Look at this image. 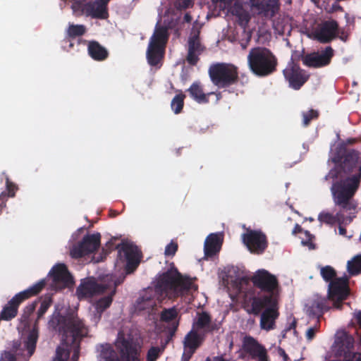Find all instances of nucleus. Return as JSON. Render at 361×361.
Listing matches in <instances>:
<instances>
[{
    "label": "nucleus",
    "instance_id": "nucleus-30",
    "mask_svg": "<svg viewBox=\"0 0 361 361\" xmlns=\"http://www.w3.org/2000/svg\"><path fill=\"white\" fill-rule=\"evenodd\" d=\"M154 290L148 288L145 293L137 300V307L139 310H146L149 312L157 306V300H159L152 296Z\"/></svg>",
    "mask_w": 361,
    "mask_h": 361
},
{
    "label": "nucleus",
    "instance_id": "nucleus-59",
    "mask_svg": "<svg viewBox=\"0 0 361 361\" xmlns=\"http://www.w3.org/2000/svg\"><path fill=\"white\" fill-rule=\"evenodd\" d=\"M205 361H226L222 357H214L212 359L207 357Z\"/></svg>",
    "mask_w": 361,
    "mask_h": 361
},
{
    "label": "nucleus",
    "instance_id": "nucleus-52",
    "mask_svg": "<svg viewBox=\"0 0 361 361\" xmlns=\"http://www.w3.org/2000/svg\"><path fill=\"white\" fill-rule=\"evenodd\" d=\"M179 323L178 322H173L171 325V326L169 328V333L166 338V339L164 341L169 343L170 341L172 339V338L174 336L178 327Z\"/></svg>",
    "mask_w": 361,
    "mask_h": 361
},
{
    "label": "nucleus",
    "instance_id": "nucleus-23",
    "mask_svg": "<svg viewBox=\"0 0 361 361\" xmlns=\"http://www.w3.org/2000/svg\"><path fill=\"white\" fill-rule=\"evenodd\" d=\"M251 8L258 14L265 17H273L279 10L276 0H248Z\"/></svg>",
    "mask_w": 361,
    "mask_h": 361
},
{
    "label": "nucleus",
    "instance_id": "nucleus-39",
    "mask_svg": "<svg viewBox=\"0 0 361 361\" xmlns=\"http://www.w3.org/2000/svg\"><path fill=\"white\" fill-rule=\"evenodd\" d=\"M177 316L178 312L175 307L164 309L160 314V320L164 322H169L176 319Z\"/></svg>",
    "mask_w": 361,
    "mask_h": 361
},
{
    "label": "nucleus",
    "instance_id": "nucleus-48",
    "mask_svg": "<svg viewBox=\"0 0 361 361\" xmlns=\"http://www.w3.org/2000/svg\"><path fill=\"white\" fill-rule=\"evenodd\" d=\"M319 322L317 321L314 326L310 327L306 331V338L308 341H312L315 337L316 333L319 331Z\"/></svg>",
    "mask_w": 361,
    "mask_h": 361
},
{
    "label": "nucleus",
    "instance_id": "nucleus-9",
    "mask_svg": "<svg viewBox=\"0 0 361 361\" xmlns=\"http://www.w3.org/2000/svg\"><path fill=\"white\" fill-rule=\"evenodd\" d=\"M116 345L122 361H137L140 360L141 345L131 335L126 336L122 332H119Z\"/></svg>",
    "mask_w": 361,
    "mask_h": 361
},
{
    "label": "nucleus",
    "instance_id": "nucleus-60",
    "mask_svg": "<svg viewBox=\"0 0 361 361\" xmlns=\"http://www.w3.org/2000/svg\"><path fill=\"white\" fill-rule=\"evenodd\" d=\"M357 324L361 329V311L358 312L356 316Z\"/></svg>",
    "mask_w": 361,
    "mask_h": 361
},
{
    "label": "nucleus",
    "instance_id": "nucleus-1",
    "mask_svg": "<svg viewBox=\"0 0 361 361\" xmlns=\"http://www.w3.org/2000/svg\"><path fill=\"white\" fill-rule=\"evenodd\" d=\"M337 152L333 161L335 166L325 176L324 180L332 179L331 187L333 201L338 210L335 214L322 212L318 220L326 225L350 224L351 214H355L357 203L354 200L361 182V159L360 153L355 150L343 149Z\"/></svg>",
    "mask_w": 361,
    "mask_h": 361
},
{
    "label": "nucleus",
    "instance_id": "nucleus-25",
    "mask_svg": "<svg viewBox=\"0 0 361 361\" xmlns=\"http://www.w3.org/2000/svg\"><path fill=\"white\" fill-rule=\"evenodd\" d=\"M108 0H95L88 2L87 17L106 20L109 18Z\"/></svg>",
    "mask_w": 361,
    "mask_h": 361
},
{
    "label": "nucleus",
    "instance_id": "nucleus-46",
    "mask_svg": "<svg viewBox=\"0 0 361 361\" xmlns=\"http://www.w3.org/2000/svg\"><path fill=\"white\" fill-rule=\"evenodd\" d=\"M37 302V301H35L25 307L24 313L22 315V319L24 322H27L29 319V317L33 313L36 308Z\"/></svg>",
    "mask_w": 361,
    "mask_h": 361
},
{
    "label": "nucleus",
    "instance_id": "nucleus-8",
    "mask_svg": "<svg viewBox=\"0 0 361 361\" xmlns=\"http://www.w3.org/2000/svg\"><path fill=\"white\" fill-rule=\"evenodd\" d=\"M46 286V280L41 279L26 290L15 295L3 308L0 320H11L18 314L19 305L25 300L38 295Z\"/></svg>",
    "mask_w": 361,
    "mask_h": 361
},
{
    "label": "nucleus",
    "instance_id": "nucleus-50",
    "mask_svg": "<svg viewBox=\"0 0 361 361\" xmlns=\"http://www.w3.org/2000/svg\"><path fill=\"white\" fill-rule=\"evenodd\" d=\"M304 233L305 235L306 239L302 240V243L304 245L308 246L310 249H314L315 245L312 243V238H314V236L308 231H305Z\"/></svg>",
    "mask_w": 361,
    "mask_h": 361
},
{
    "label": "nucleus",
    "instance_id": "nucleus-2",
    "mask_svg": "<svg viewBox=\"0 0 361 361\" xmlns=\"http://www.w3.org/2000/svg\"><path fill=\"white\" fill-rule=\"evenodd\" d=\"M49 327L62 335V346H58L53 361H78L80 341L86 337L88 329L77 315L63 316L55 311L49 321Z\"/></svg>",
    "mask_w": 361,
    "mask_h": 361
},
{
    "label": "nucleus",
    "instance_id": "nucleus-20",
    "mask_svg": "<svg viewBox=\"0 0 361 361\" xmlns=\"http://www.w3.org/2000/svg\"><path fill=\"white\" fill-rule=\"evenodd\" d=\"M53 280L52 286L56 290H62L73 283V279L64 264H57L49 271Z\"/></svg>",
    "mask_w": 361,
    "mask_h": 361
},
{
    "label": "nucleus",
    "instance_id": "nucleus-55",
    "mask_svg": "<svg viewBox=\"0 0 361 361\" xmlns=\"http://www.w3.org/2000/svg\"><path fill=\"white\" fill-rule=\"evenodd\" d=\"M195 353L184 350L181 357V361H189Z\"/></svg>",
    "mask_w": 361,
    "mask_h": 361
},
{
    "label": "nucleus",
    "instance_id": "nucleus-62",
    "mask_svg": "<svg viewBox=\"0 0 361 361\" xmlns=\"http://www.w3.org/2000/svg\"><path fill=\"white\" fill-rule=\"evenodd\" d=\"M167 345H168L167 342L161 341V345L158 346L159 349L162 348L161 354L164 353Z\"/></svg>",
    "mask_w": 361,
    "mask_h": 361
},
{
    "label": "nucleus",
    "instance_id": "nucleus-19",
    "mask_svg": "<svg viewBox=\"0 0 361 361\" xmlns=\"http://www.w3.org/2000/svg\"><path fill=\"white\" fill-rule=\"evenodd\" d=\"M200 28L192 27L188 38V49L186 60L191 66H195L199 61V56L204 51V47L200 38Z\"/></svg>",
    "mask_w": 361,
    "mask_h": 361
},
{
    "label": "nucleus",
    "instance_id": "nucleus-35",
    "mask_svg": "<svg viewBox=\"0 0 361 361\" xmlns=\"http://www.w3.org/2000/svg\"><path fill=\"white\" fill-rule=\"evenodd\" d=\"M347 269L350 276H357L361 274V255H357L348 261Z\"/></svg>",
    "mask_w": 361,
    "mask_h": 361
},
{
    "label": "nucleus",
    "instance_id": "nucleus-57",
    "mask_svg": "<svg viewBox=\"0 0 361 361\" xmlns=\"http://www.w3.org/2000/svg\"><path fill=\"white\" fill-rule=\"evenodd\" d=\"M302 232H303L302 227L298 224H296L294 226L292 233L293 235H296V234L302 233Z\"/></svg>",
    "mask_w": 361,
    "mask_h": 361
},
{
    "label": "nucleus",
    "instance_id": "nucleus-36",
    "mask_svg": "<svg viewBox=\"0 0 361 361\" xmlns=\"http://www.w3.org/2000/svg\"><path fill=\"white\" fill-rule=\"evenodd\" d=\"M115 294V290H112L111 293L107 295L100 298L95 305V308L97 312L99 313H102L106 309H107L113 301V296Z\"/></svg>",
    "mask_w": 361,
    "mask_h": 361
},
{
    "label": "nucleus",
    "instance_id": "nucleus-49",
    "mask_svg": "<svg viewBox=\"0 0 361 361\" xmlns=\"http://www.w3.org/2000/svg\"><path fill=\"white\" fill-rule=\"evenodd\" d=\"M178 244L171 242L166 246L164 254L166 256H173L178 250Z\"/></svg>",
    "mask_w": 361,
    "mask_h": 361
},
{
    "label": "nucleus",
    "instance_id": "nucleus-47",
    "mask_svg": "<svg viewBox=\"0 0 361 361\" xmlns=\"http://www.w3.org/2000/svg\"><path fill=\"white\" fill-rule=\"evenodd\" d=\"M236 18L238 25L243 27H245L250 20V14L246 11Z\"/></svg>",
    "mask_w": 361,
    "mask_h": 361
},
{
    "label": "nucleus",
    "instance_id": "nucleus-16",
    "mask_svg": "<svg viewBox=\"0 0 361 361\" xmlns=\"http://www.w3.org/2000/svg\"><path fill=\"white\" fill-rule=\"evenodd\" d=\"M334 56V50L330 46L320 51H314L305 56L301 55L302 63L310 68H322L329 65Z\"/></svg>",
    "mask_w": 361,
    "mask_h": 361
},
{
    "label": "nucleus",
    "instance_id": "nucleus-17",
    "mask_svg": "<svg viewBox=\"0 0 361 361\" xmlns=\"http://www.w3.org/2000/svg\"><path fill=\"white\" fill-rule=\"evenodd\" d=\"M289 86L294 90H300L309 79V75L293 60L288 63L283 71Z\"/></svg>",
    "mask_w": 361,
    "mask_h": 361
},
{
    "label": "nucleus",
    "instance_id": "nucleus-3",
    "mask_svg": "<svg viewBox=\"0 0 361 361\" xmlns=\"http://www.w3.org/2000/svg\"><path fill=\"white\" fill-rule=\"evenodd\" d=\"M53 303L52 297L45 295L40 298V306L37 312V319L32 329L22 337L18 346H13L15 354L11 351H4L1 355L0 361H28L34 354L39 337L37 322L44 317L45 313Z\"/></svg>",
    "mask_w": 361,
    "mask_h": 361
},
{
    "label": "nucleus",
    "instance_id": "nucleus-32",
    "mask_svg": "<svg viewBox=\"0 0 361 361\" xmlns=\"http://www.w3.org/2000/svg\"><path fill=\"white\" fill-rule=\"evenodd\" d=\"M168 38L169 34L167 29L161 26L155 29L150 38L149 44L159 47H164L165 49Z\"/></svg>",
    "mask_w": 361,
    "mask_h": 361
},
{
    "label": "nucleus",
    "instance_id": "nucleus-33",
    "mask_svg": "<svg viewBox=\"0 0 361 361\" xmlns=\"http://www.w3.org/2000/svg\"><path fill=\"white\" fill-rule=\"evenodd\" d=\"M329 310L326 298L314 300L310 307L311 312L317 317H322L324 312Z\"/></svg>",
    "mask_w": 361,
    "mask_h": 361
},
{
    "label": "nucleus",
    "instance_id": "nucleus-14",
    "mask_svg": "<svg viewBox=\"0 0 361 361\" xmlns=\"http://www.w3.org/2000/svg\"><path fill=\"white\" fill-rule=\"evenodd\" d=\"M100 240L101 235L99 233L85 235L82 240L71 250V257L78 259L94 253L99 247Z\"/></svg>",
    "mask_w": 361,
    "mask_h": 361
},
{
    "label": "nucleus",
    "instance_id": "nucleus-13",
    "mask_svg": "<svg viewBox=\"0 0 361 361\" xmlns=\"http://www.w3.org/2000/svg\"><path fill=\"white\" fill-rule=\"evenodd\" d=\"M243 243L253 254L262 255L268 247L267 235L261 230L248 229L242 235Z\"/></svg>",
    "mask_w": 361,
    "mask_h": 361
},
{
    "label": "nucleus",
    "instance_id": "nucleus-5",
    "mask_svg": "<svg viewBox=\"0 0 361 361\" xmlns=\"http://www.w3.org/2000/svg\"><path fill=\"white\" fill-rule=\"evenodd\" d=\"M247 63L251 71L260 77L272 74L276 70L277 59L267 48H252L247 56Z\"/></svg>",
    "mask_w": 361,
    "mask_h": 361
},
{
    "label": "nucleus",
    "instance_id": "nucleus-7",
    "mask_svg": "<svg viewBox=\"0 0 361 361\" xmlns=\"http://www.w3.org/2000/svg\"><path fill=\"white\" fill-rule=\"evenodd\" d=\"M208 74L212 84L219 89L235 85L239 81L238 68L229 63H214L208 69Z\"/></svg>",
    "mask_w": 361,
    "mask_h": 361
},
{
    "label": "nucleus",
    "instance_id": "nucleus-38",
    "mask_svg": "<svg viewBox=\"0 0 361 361\" xmlns=\"http://www.w3.org/2000/svg\"><path fill=\"white\" fill-rule=\"evenodd\" d=\"M86 27L83 25H70L67 30V36L69 38H75L85 35Z\"/></svg>",
    "mask_w": 361,
    "mask_h": 361
},
{
    "label": "nucleus",
    "instance_id": "nucleus-11",
    "mask_svg": "<svg viewBox=\"0 0 361 361\" xmlns=\"http://www.w3.org/2000/svg\"><path fill=\"white\" fill-rule=\"evenodd\" d=\"M116 248L119 259L126 262V274L133 273L140 262L141 255L137 246L129 243H122Z\"/></svg>",
    "mask_w": 361,
    "mask_h": 361
},
{
    "label": "nucleus",
    "instance_id": "nucleus-15",
    "mask_svg": "<svg viewBox=\"0 0 361 361\" xmlns=\"http://www.w3.org/2000/svg\"><path fill=\"white\" fill-rule=\"evenodd\" d=\"M251 281L256 288L266 293L265 295H271L276 298L275 292L279 288V281L274 275L265 269H260L256 271Z\"/></svg>",
    "mask_w": 361,
    "mask_h": 361
},
{
    "label": "nucleus",
    "instance_id": "nucleus-28",
    "mask_svg": "<svg viewBox=\"0 0 361 361\" xmlns=\"http://www.w3.org/2000/svg\"><path fill=\"white\" fill-rule=\"evenodd\" d=\"M221 246V240L220 236L217 233L209 234L204 242V255L211 257L216 255L219 252Z\"/></svg>",
    "mask_w": 361,
    "mask_h": 361
},
{
    "label": "nucleus",
    "instance_id": "nucleus-44",
    "mask_svg": "<svg viewBox=\"0 0 361 361\" xmlns=\"http://www.w3.org/2000/svg\"><path fill=\"white\" fill-rule=\"evenodd\" d=\"M162 348L159 349V347H151L147 353V361H157L161 355Z\"/></svg>",
    "mask_w": 361,
    "mask_h": 361
},
{
    "label": "nucleus",
    "instance_id": "nucleus-4",
    "mask_svg": "<svg viewBox=\"0 0 361 361\" xmlns=\"http://www.w3.org/2000/svg\"><path fill=\"white\" fill-rule=\"evenodd\" d=\"M189 278L183 277L178 269L172 267L158 276L154 285V293L158 300L178 298L192 288Z\"/></svg>",
    "mask_w": 361,
    "mask_h": 361
},
{
    "label": "nucleus",
    "instance_id": "nucleus-37",
    "mask_svg": "<svg viewBox=\"0 0 361 361\" xmlns=\"http://www.w3.org/2000/svg\"><path fill=\"white\" fill-rule=\"evenodd\" d=\"M98 350L100 351V357L105 361H108L117 355L113 348L108 343L101 344Z\"/></svg>",
    "mask_w": 361,
    "mask_h": 361
},
{
    "label": "nucleus",
    "instance_id": "nucleus-22",
    "mask_svg": "<svg viewBox=\"0 0 361 361\" xmlns=\"http://www.w3.org/2000/svg\"><path fill=\"white\" fill-rule=\"evenodd\" d=\"M338 24L335 20H326L315 30V37L321 43H329L337 37Z\"/></svg>",
    "mask_w": 361,
    "mask_h": 361
},
{
    "label": "nucleus",
    "instance_id": "nucleus-54",
    "mask_svg": "<svg viewBox=\"0 0 361 361\" xmlns=\"http://www.w3.org/2000/svg\"><path fill=\"white\" fill-rule=\"evenodd\" d=\"M6 201H7L6 193L5 192H3L0 195V213L1 212L3 208H4L6 207Z\"/></svg>",
    "mask_w": 361,
    "mask_h": 361
},
{
    "label": "nucleus",
    "instance_id": "nucleus-24",
    "mask_svg": "<svg viewBox=\"0 0 361 361\" xmlns=\"http://www.w3.org/2000/svg\"><path fill=\"white\" fill-rule=\"evenodd\" d=\"M219 325L212 321V317L207 312H202L198 314L196 322L193 323L192 329L197 331H202V334L213 333L219 329Z\"/></svg>",
    "mask_w": 361,
    "mask_h": 361
},
{
    "label": "nucleus",
    "instance_id": "nucleus-6",
    "mask_svg": "<svg viewBox=\"0 0 361 361\" xmlns=\"http://www.w3.org/2000/svg\"><path fill=\"white\" fill-rule=\"evenodd\" d=\"M263 309L265 310L261 314V329L267 331L274 329L275 321L279 315L276 298L271 295L254 297L252 301L250 312L258 315Z\"/></svg>",
    "mask_w": 361,
    "mask_h": 361
},
{
    "label": "nucleus",
    "instance_id": "nucleus-12",
    "mask_svg": "<svg viewBox=\"0 0 361 361\" xmlns=\"http://www.w3.org/2000/svg\"><path fill=\"white\" fill-rule=\"evenodd\" d=\"M242 358L247 357L257 361H269L266 348L251 336H245L242 342Z\"/></svg>",
    "mask_w": 361,
    "mask_h": 361
},
{
    "label": "nucleus",
    "instance_id": "nucleus-45",
    "mask_svg": "<svg viewBox=\"0 0 361 361\" xmlns=\"http://www.w3.org/2000/svg\"><path fill=\"white\" fill-rule=\"evenodd\" d=\"M192 0H176L175 7L177 10L182 11L193 6Z\"/></svg>",
    "mask_w": 361,
    "mask_h": 361
},
{
    "label": "nucleus",
    "instance_id": "nucleus-29",
    "mask_svg": "<svg viewBox=\"0 0 361 361\" xmlns=\"http://www.w3.org/2000/svg\"><path fill=\"white\" fill-rule=\"evenodd\" d=\"M165 54L164 47H159L149 44L147 50V59L151 66L160 68Z\"/></svg>",
    "mask_w": 361,
    "mask_h": 361
},
{
    "label": "nucleus",
    "instance_id": "nucleus-34",
    "mask_svg": "<svg viewBox=\"0 0 361 361\" xmlns=\"http://www.w3.org/2000/svg\"><path fill=\"white\" fill-rule=\"evenodd\" d=\"M171 100V108L175 114H178L182 112L184 106V100L185 99V94L180 90Z\"/></svg>",
    "mask_w": 361,
    "mask_h": 361
},
{
    "label": "nucleus",
    "instance_id": "nucleus-43",
    "mask_svg": "<svg viewBox=\"0 0 361 361\" xmlns=\"http://www.w3.org/2000/svg\"><path fill=\"white\" fill-rule=\"evenodd\" d=\"M2 176L5 177L6 187L8 191L7 197H13L16 195V192L18 190V186L16 184L10 180L6 172L2 173Z\"/></svg>",
    "mask_w": 361,
    "mask_h": 361
},
{
    "label": "nucleus",
    "instance_id": "nucleus-31",
    "mask_svg": "<svg viewBox=\"0 0 361 361\" xmlns=\"http://www.w3.org/2000/svg\"><path fill=\"white\" fill-rule=\"evenodd\" d=\"M88 54L95 61H102L109 56L107 49L97 41H91L87 47Z\"/></svg>",
    "mask_w": 361,
    "mask_h": 361
},
{
    "label": "nucleus",
    "instance_id": "nucleus-42",
    "mask_svg": "<svg viewBox=\"0 0 361 361\" xmlns=\"http://www.w3.org/2000/svg\"><path fill=\"white\" fill-rule=\"evenodd\" d=\"M302 124L305 127L310 125L312 120H316L319 116V113L317 110L310 109L308 111L302 112Z\"/></svg>",
    "mask_w": 361,
    "mask_h": 361
},
{
    "label": "nucleus",
    "instance_id": "nucleus-27",
    "mask_svg": "<svg viewBox=\"0 0 361 361\" xmlns=\"http://www.w3.org/2000/svg\"><path fill=\"white\" fill-rule=\"evenodd\" d=\"M190 97L199 104H207L209 102V97L214 94L213 92L204 93L200 82H194L187 90Z\"/></svg>",
    "mask_w": 361,
    "mask_h": 361
},
{
    "label": "nucleus",
    "instance_id": "nucleus-56",
    "mask_svg": "<svg viewBox=\"0 0 361 361\" xmlns=\"http://www.w3.org/2000/svg\"><path fill=\"white\" fill-rule=\"evenodd\" d=\"M338 224V232L341 235H345L347 233L345 228L343 225H347L348 224Z\"/></svg>",
    "mask_w": 361,
    "mask_h": 361
},
{
    "label": "nucleus",
    "instance_id": "nucleus-53",
    "mask_svg": "<svg viewBox=\"0 0 361 361\" xmlns=\"http://www.w3.org/2000/svg\"><path fill=\"white\" fill-rule=\"evenodd\" d=\"M125 278H126V276L123 275L120 276L118 277H115V276H111V281L114 283V289L113 290H116V287L118 286H119L120 284H121L124 281Z\"/></svg>",
    "mask_w": 361,
    "mask_h": 361
},
{
    "label": "nucleus",
    "instance_id": "nucleus-26",
    "mask_svg": "<svg viewBox=\"0 0 361 361\" xmlns=\"http://www.w3.org/2000/svg\"><path fill=\"white\" fill-rule=\"evenodd\" d=\"M204 339V334H202L192 329V330H190L184 338V350L195 353L197 349L202 345Z\"/></svg>",
    "mask_w": 361,
    "mask_h": 361
},
{
    "label": "nucleus",
    "instance_id": "nucleus-21",
    "mask_svg": "<svg viewBox=\"0 0 361 361\" xmlns=\"http://www.w3.org/2000/svg\"><path fill=\"white\" fill-rule=\"evenodd\" d=\"M354 342V338L346 332H343L336 337L334 345V352L339 361H343L345 359V356L355 352Z\"/></svg>",
    "mask_w": 361,
    "mask_h": 361
},
{
    "label": "nucleus",
    "instance_id": "nucleus-18",
    "mask_svg": "<svg viewBox=\"0 0 361 361\" xmlns=\"http://www.w3.org/2000/svg\"><path fill=\"white\" fill-rule=\"evenodd\" d=\"M107 286L97 282L94 278H85L81 280L76 288L75 294L79 300L92 298L104 293Z\"/></svg>",
    "mask_w": 361,
    "mask_h": 361
},
{
    "label": "nucleus",
    "instance_id": "nucleus-51",
    "mask_svg": "<svg viewBox=\"0 0 361 361\" xmlns=\"http://www.w3.org/2000/svg\"><path fill=\"white\" fill-rule=\"evenodd\" d=\"M245 11V10L243 8V6L237 2H235L231 8V13L235 17L240 15Z\"/></svg>",
    "mask_w": 361,
    "mask_h": 361
},
{
    "label": "nucleus",
    "instance_id": "nucleus-40",
    "mask_svg": "<svg viewBox=\"0 0 361 361\" xmlns=\"http://www.w3.org/2000/svg\"><path fill=\"white\" fill-rule=\"evenodd\" d=\"M72 9L77 16L85 15L87 17L88 2L77 1L73 4Z\"/></svg>",
    "mask_w": 361,
    "mask_h": 361
},
{
    "label": "nucleus",
    "instance_id": "nucleus-58",
    "mask_svg": "<svg viewBox=\"0 0 361 361\" xmlns=\"http://www.w3.org/2000/svg\"><path fill=\"white\" fill-rule=\"evenodd\" d=\"M192 20V18L190 13H186L183 17V21L190 23Z\"/></svg>",
    "mask_w": 361,
    "mask_h": 361
},
{
    "label": "nucleus",
    "instance_id": "nucleus-41",
    "mask_svg": "<svg viewBox=\"0 0 361 361\" xmlns=\"http://www.w3.org/2000/svg\"><path fill=\"white\" fill-rule=\"evenodd\" d=\"M320 274L323 279L326 282L330 283L336 279V272L335 269L331 266H325L322 267Z\"/></svg>",
    "mask_w": 361,
    "mask_h": 361
},
{
    "label": "nucleus",
    "instance_id": "nucleus-61",
    "mask_svg": "<svg viewBox=\"0 0 361 361\" xmlns=\"http://www.w3.org/2000/svg\"><path fill=\"white\" fill-rule=\"evenodd\" d=\"M167 345H168L167 342L161 341V345L158 346L159 349L162 348L161 354L164 353Z\"/></svg>",
    "mask_w": 361,
    "mask_h": 361
},
{
    "label": "nucleus",
    "instance_id": "nucleus-63",
    "mask_svg": "<svg viewBox=\"0 0 361 361\" xmlns=\"http://www.w3.org/2000/svg\"><path fill=\"white\" fill-rule=\"evenodd\" d=\"M167 345H168L167 342L161 341V345L158 346L159 349L162 348L161 354L164 353Z\"/></svg>",
    "mask_w": 361,
    "mask_h": 361
},
{
    "label": "nucleus",
    "instance_id": "nucleus-64",
    "mask_svg": "<svg viewBox=\"0 0 361 361\" xmlns=\"http://www.w3.org/2000/svg\"><path fill=\"white\" fill-rule=\"evenodd\" d=\"M108 361H122V360L118 357V355H116V356H114L113 358L110 359Z\"/></svg>",
    "mask_w": 361,
    "mask_h": 361
},
{
    "label": "nucleus",
    "instance_id": "nucleus-10",
    "mask_svg": "<svg viewBox=\"0 0 361 361\" xmlns=\"http://www.w3.org/2000/svg\"><path fill=\"white\" fill-rule=\"evenodd\" d=\"M349 293V279L346 276L336 278L329 284L328 298L334 302L336 309L341 308L343 301L347 299Z\"/></svg>",
    "mask_w": 361,
    "mask_h": 361
}]
</instances>
